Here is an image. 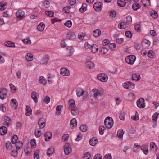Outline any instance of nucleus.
Here are the masks:
<instances>
[{
  "label": "nucleus",
  "mask_w": 159,
  "mask_h": 159,
  "mask_svg": "<svg viewBox=\"0 0 159 159\" xmlns=\"http://www.w3.org/2000/svg\"><path fill=\"white\" fill-rule=\"evenodd\" d=\"M69 105V109L71 111L72 114L74 116L78 115L79 111L76 107L75 101L73 99H70L68 102Z\"/></svg>",
  "instance_id": "f257e3e1"
},
{
  "label": "nucleus",
  "mask_w": 159,
  "mask_h": 159,
  "mask_svg": "<svg viewBox=\"0 0 159 159\" xmlns=\"http://www.w3.org/2000/svg\"><path fill=\"white\" fill-rule=\"evenodd\" d=\"M104 123L107 128L110 129L111 128L113 125V121L109 117H107L105 119Z\"/></svg>",
  "instance_id": "f03ea898"
},
{
  "label": "nucleus",
  "mask_w": 159,
  "mask_h": 159,
  "mask_svg": "<svg viewBox=\"0 0 159 159\" xmlns=\"http://www.w3.org/2000/svg\"><path fill=\"white\" fill-rule=\"evenodd\" d=\"M136 57L134 55H129L126 57L125 60L126 63L129 64H133L136 59Z\"/></svg>",
  "instance_id": "7ed1b4c3"
},
{
  "label": "nucleus",
  "mask_w": 159,
  "mask_h": 159,
  "mask_svg": "<svg viewBox=\"0 0 159 159\" xmlns=\"http://www.w3.org/2000/svg\"><path fill=\"white\" fill-rule=\"evenodd\" d=\"M16 144V151H14L16 153L15 154H13L12 153H11V155L13 156L14 157H16L17 156V151L22 146V142L20 141H18L15 143Z\"/></svg>",
  "instance_id": "20e7f679"
},
{
  "label": "nucleus",
  "mask_w": 159,
  "mask_h": 159,
  "mask_svg": "<svg viewBox=\"0 0 159 159\" xmlns=\"http://www.w3.org/2000/svg\"><path fill=\"white\" fill-rule=\"evenodd\" d=\"M102 3L100 2H96L94 3L93 7L95 11H99L101 10L102 8Z\"/></svg>",
  "instance_id": "39448f33"
},
{
  "label": "nucleus",
  "mask_w": 159,
  "mask_h": 159,
  "mask_svg": "<svg viewBox=\"0 0 159 159\" xmlns=\"http://www.w3.org/2000/svg\"><path fill=\"white\" fill-rule=\"evenodd\" d=\"M7 90L6 88H2L0 89V98L2 100L5 99L7 97Z\"/></svg>",
  "instance_id": "423d86ee"
},
{
  "label": "nucleus",
  "mask_w": 159,
  "mask_h": 159,
  "mask_svg": "<svg viewBox=\"0 0 159 159\" xmlns=\"http://www.w3.org/2000/svg\"><path fill=\"white\" fill-rule=\"evenodd\" d=\"M144 100L142 98L139 99L137 102V106L140 108H143L145 107L144 103Z\"/></svg>",
  "instance_id": "0eeeda50"
},
{
  "label": "nucleus",
  "mask_w": 159,
  "mask_h": 159,
  "mask_svg": "<svg viewBox=\"0 0 159 159\" xmlns=\"http://www.w3.org/2000/svg\"><path fill=\"white\" fill-rule=\"evenodd\" d=\"M98 80L102 82H106L107 80V77L106 75L104 74H99L98 76Z\"/></svg>",
  "instance_id": "6e6552de"
},
{
  "label": "nucleus",
  "mask_w": 159,
  "mask_h": 159,
  "mask_svg": "<svg viewBox=\"0 0 159 159\" xmlns=\"http://www.w3.org/2000/svg\"><path fill=\"white\" fill-rule=\"evenodd\" d=\"M61 74L63 76H68L70 75L69 70L65 68H62L61 69Z\"/></svg>",
  "instance_id": "1a4fd4ad"
},
{
  "label": "nucleus",
  "mask_w": 159,
  "mask_h": 159,
  "mask_svg": "<svg viewBox=\"0 0 159 159\" xmlns=\"http://www.w3.org/2000/svg\"><path fill=\"white\" fill-rule=\"evenodd\" d=\"M16 16L17 18L21 19L25 16L24 12L19 10L16 13Z\"/></svg>",
  "instance_id": "9d476101"
},
{
  "label": "nucleus",
  "mask_w": 159,
  "mask_h": 159,
  "mask_svg": "<svg viewBox=\"0 0 159 159\" xmlns=\"http://www.w3.org/2000/svg\"><path fill=\"white\" fill-rule=\"evenodd\" d=\"M45 120L43 118H41L38 122V124L41 128H43L45 126Z\"/></svg>",
  "instance_id": "9b49d317"
},
{
  "label": "nucleus",
  "mask_w": 159,
  "mask_h": 159,
  "mask_svg": "<svg viewBox=\"0 0 159 159\" xmlns=\"http://www.w3.org/2000/svg\"><path fill=\"white\" fill-rule=\"evenodd\" d=\"M76 93L77 97H79L84 94V91L82 88L79 87L77 89Z\"/></svg>",
  "instance_id": "f8f14e48"
},
{
  "label": "nucleus",
  "mask_w": 159,
  "mask_h": 159,
  "mask_svg": "<svg viewBox=\"0 0 159 159\" xmlns=\"http://www.w3.org/2000/svg\"><path fill=\"white\" fill-rule=\"evenodd\" d=\"M39 96V94L33 91L31 93V98L36 103L38 102L37 98Z\"/></svg>",
  "instance_id": "ddd939ff"
},
{
  "label": "nucleus",
  "mask_w": 159,
  "mask_h": 159,
  "mask_svg": "<svg viewBox=\"0 0 159 159\" xmlns=\"http://www.w3.org/2000/svg\"><path fill=\"white\" fill-rule=\"evenodd\" d=\"M7 132V128L4 126H2L0 128V134L1 135H5Z\"/></svg>",
  "instance_id": "4468645a"
},
{
  "label": "nucleus",
  "mask_w": 159,
  "mask_h": 159,
  "mask_svg": "<svg viewBox=\"0 0 159 159\" xmlns=\"http://www.w3.org/2000/svg\"><path fill=\"white\" fill-rule=\"evenodd\" d=\"M52 136V133L49 132H46L44 134L45 137V140L46 141H48L51 138Z\"/></svg>",
  "instance_id": "2eb2a0df"
},
{
  "label": "nucleus",
  "mask_w": 159,
  "mask_h": 159,
  "mask_svg": "<svg viewBox=\"0 0 159 159\" xmlns=\"http://www.w3.org/2000/svg\"><path fill=\"white\" fill-rule=\"evenodd\" d=\"M65 148L64 151L66 155H68L71 152L72 150L70 147L66 146V145L64 147Z\"/></svg>",
  "instance_id": "dca6fc26"
},
{
  "label": "nucleus",
  "mask_w": 159,
  "mask_h": 159,
  "mask_svg": "<svg viewBox=\"0 0 159 159\" xmlns=\"http://www.w3.org/2000/svg\"><path fill=\"white\" fill-rule=\"evenodd\" d=\"M92 91L94 93V97L97 98L98 96H100L102 95V94L96 89H94Z\"/></svg>",
  "instance_id": "f3484780"
},
{
  "label": "nucleus",
  "mask_w": 159,
  "mask_h": 159,
  "mask_svg": "<svg viewBox=\"0 0 159 159\" xmlns=\"http://www.w3.org/2000/svg\"><path fill=\"white\" fill-rule=\"evenodd\" d=\"M101 34V31L99 29L95 30L93 32V35L95 37H98Z\"/></svg>",
  "instance_id": "a211bd4d"
},
{
  "label": "nucleus",
  "mask_w": 159,
  "mask_h": 159,
  "mask_svg": "<svg viewBox=\"0 0 159 159\" xmlns=\"http://www.w3.org/2000/svg\"><path fill=\"white\" fill-rule=\"evenodd\" d=\"M91 51L93 53H97L98 50V46L96 44H93L91 47Z\"/></svg>",
  "instance_id": "6ab92c4d"
},
{
  "label": "nucleus",
  "mask_w": 159,
  "mask_h": 159,
  "mask_svg": "<svg viewBox=\"0 0 159 159\" xmlns=\"http://www.w3.org/2000/svg\"><path fill=\"white\" fill-rule=\"evenodd\" d=\"M74 52V48L70 47L67 49V53L68 55H72Z\"/></svg>",
  "instance_id": "aec40b11"
},
{
  "label": "nucleus",
  "mask_w": 159,
  "mask_h": 159,
  "mask_svg": "<svg viewBox=\"0 0 159 159\" xmlns=\"http://www.w3.org/2000/svg\"><path fill=\"white\" fill-rule=\"evenodd\" d=\"M140 7L141 6L137 2L134 3L132 6V8L134 11H137Z\"/></svg>",
  "instance_id": "412c9836"
},
{
  "label": "nucleus",
  "mask_w": 159,
  "mask_h": 159,
  "mask_svg": "<svg viewBox=\"0 0 159 159\" xmlns=\"http://www.w3.org/2000/svg\"><path fill=\"white\" fill-rule=\"evenodd\" d=\"M45 25L43 23H40L39 25L37 26V29L38 30L40 31H42L44 29V28L45 27Z\"/></svg>",
  "instance_id": "4be33fe9"
},
{
  "label": "nucleus",
  "mask_w": 159,
  "mask_h": 159,
  "mask_svg": "<svg viewBox=\"0 0 159 159\" xmlns=\"http://www.w3.org/2000/svg\"><path fill=\"white\" fill-rule=\"evenodd\" d=\"M98 142L97 139L94 138L91 139L89 141L90 144L92 146H94Z\"/></svg>",
  "instance_id": "5701e85b"
},
{
  "label": "nucleus",
  "mask_w": 159,
  "mask_h": 159,
  "mask_svg": "<svg viewBox=\"0 0 159 159\" xmlns=\"http://www.w3.org/2000/svg\"><path fill=\"white\" fill-rule=\"evenodd\" d=\"M75 37V34L72 32H69L67 34V38L69 39H73Z\"/></svg>",
  "instance_id": "b1692460"
},
{
  "label": "nucleus",
  "mask_w": 159,
  "mask_h": 159,
  "mask_svg": "<svg viewBox=\"0 0 159 159\" xmlns=\"http://www.w3.org/2000/svg\"><path fill=\"white\" fill-rule=\"evenodd\" d=\"M118 27L120 29H125L127 27V24L124 22H122L119 24Z\"/></svg>",
  "instance_id": "393cba45"
},
{
  "label": "nucleus",
  "mask_w": 159,
  "mask_h": 159,
  "mask_svg": "<svg viewBox=\"0 0 159 159\" xmlns=\"http://www.w3.org/2000/svg\"><path fill=\"white\" fill-rule=\"evenodd\" d=\"M11 106H14V105L15 106V108L17 109V108L18 103L17 100L16 99H12L11 101Z\"/></svg>",
  "instance_id": "a878e982"
},
{
  "label": "nucleus",
  "mask_w": 159,
  "mask_h": 159,
  "mask_svg": "<svg viewBox=\"0 0 159 159\" xmlns=\"http://www.w3.org/2000/svg\"><path fill=\"white\" fill-rule=\"evenodd\" d=\"M26 112L25 115L27 116H29L32 114V110L30 107L29 106H26Z\"/></svg>",
  "instance_id": "bb28decb"
},
{
  "label": "nucleus",
  "mask_w": 159,
  "mask_h": 159,
  "mask_svg": "<svg viewBox=\"0 0 159 159\" xmlns=\"http://www.w3.org/2000/svg\"><path fill=\"white\" fill-rule=\"evenodd\" d=\"M140 79V75L138 74H134L132 75V79L133 80L138 81Z\"/></svg>",
  "instance_id": "cd10ccee"
},
{
  "label": "nucleus",
  "mask_w": 159,
  "mask_h": 159,
  "mask_svg": "<svg viewBox=\"0 0 159 159\" xmlns=\"http://www.w3.org/2000/svg\"><path fill=\"white\" fill-rule=\"evenodd\" d=\"M26 58L28 61H31L33 60V56L30 53H28L26 56Z\"/></svg>",
  "instance_id": "c85d7f7f"
},
{
  "label": "nucleus",
  "mask_w": 159,
  "mask_h": 159,
  "mask_svg": "<svg viewBox=\"0 0 159 159\" xmlns=\"http://www.w3.org/2000/svg\"><path fill=\"white\" fill-rule=\"evenodd\" d=\"M4 44L8 47H15L14 43L9 41L5 42Z\"/></svg>",
  "instance_id": "c756f323"
},
{
  "label": "nucleus",
  "mask_w": 159,
  "mask_h": 159,
  "mask_svg": "<svg viewBox=\"0 0 159 159\" xmlns=\"http://www.w3.org/2000/svg\"><path fill=\"white\" fill-rule=\"evenodd\" d=\"M54 151V149L53 148H50L48 149L47 152V154L48 156H51Z\"/></svg>",
  "instance_id": "7c9ffc66"
},
{
  "label": "nucleus",
  "mask_w": 159,
  "mask_h": 159,
  "mask_svg": "<svg viewBox=\"0 0 159 159\" xmlns=\"http://www.w3.org/2000/svg\"><path fill=\"white\" fill-rule=\"evenodd\" d=\"M124 133L122 129H120L117 131V135L119 138H121L123 136Z\"/></svg>",
  "instance_id": "2f4dec72"
},
{
  "label": "nucleus",
  "mask_w": 159,
  "mask_h": 159,
  "mask_svg": "<svg viewBox=\"0 0 159 159\" xmlns=\"http://www.w3.org/2000/svg\"><path fill=\"white\" fill-rule=\"evenodd\" d=\"M39 150H36L34 153V159H39Z\"/></svg>",
  "instance_id": "473e14b6"
},
{
  "label": "nucleus",
  "mask_w": 159,
  "mask_h": 159,
  "mask_svg": "<svg viewBox=\"0 0 159 159\" xmlns=\"http://www.w3.org/2000/svg\"><path fill=\"white\" fill-rule=\"evenodd\" d=\"M151 16L154 19H156L157 18L158 14L157 12L154 11H152L150 14Z\"/></svg>",
  "instance_id": "72a5a7b5"
},
{
  "label": "nucleus",
  "mask_w": 159,
  "mask_h": 159,
  "mask_svg": "<svg viewBox=\"0 0 159 159\" xmlns=\"http://www.w3.org/2000/svg\"><path fill=\"white\" fill-rule=\"evenodd\" d=\"M117 4L119 6L123 7L125 5L126 2L125 1H123L121 0H119L117 1Z\"/></svg>",
  "instance_id": "f704fd0d"
},
{
  "label": "nucleus",
  "mask_w": 159,
  "mask_h": 159,
  "mask_svg": "<svg viewBox=\"0 0 159 159\" xmlns=\"http://www.w3.org/2000/svg\"><path fill=\"white\" fill-rule=\"evenodd\" d=\"M86 65L87 67L89 69L93 68L95 66L94 63L91 62H87Z\"/></svg>",
  "instance_id": "c9c22d12"
},
{
  "label": "nucleus",
  "mask_w": 159,
  "mask_h": 159,
  "mask_svg": "<svg viewBox=\"0 0 159 159\" xmlns=\"http://www.w3.org/2000/svg\"><path fill=\"white\" fill-rule=\"evenodd\" d=\"M39 80L40 83L43 84H45L46 83L47 80L43 76H41L40 77Z\"/></svg>",
  "instance_id": "e433bc0d"
},
{
  "label": "nucleus",
  "mask_w": 159,
  "mask_h": 159,
  "mask_svg": "<svg viewBox=\"0 0 159 159\" xmlns=\"http://www.w3.org/2000/svg\"><path fill=\"white\" fill-rule=\"evenodd\" d=\"M62 106H58L56 108V113L57 115H59L61 112V109Z\"/></svg>",
  "instance_id": "4c0bfd02"
},
{
  "label": "nucleus",
  "mask_w": 159,
  "mask_h": 159,
  "mask_svg": "<svg viewBox=\"0 0 159 159\" xmlns=\"http://www.w3.org/2000/svg\"><path fill=\"white\" fill-rule=\"evenodd\" d=\"M143 43L147 47H149L150 45V42L146 39L143 40Z\"/></svg>",
  "instance_id": "58836bf2"
},
{
  "label": "nucleus",
  "mask_w": 159,
  "mask_h": 159,
  "mask_svg": "<svg viewBox=\"0 0 159 159\" xmlns=\"http://www.w3.org/2000/svg\"><path fill=\"white\" fill-rule=\"evenodd\" d=\"M109 48L112 50H114L116 48V45L114 43H110L108 45Z\"/></svg>",
  "instance_id": "ea45409f"
},
{
  "label": "nucleus",
  "mask_w": 159,
  "mask_h": 159,
  "mask_svg": "<svg viewBox=\"0 0 159 159\" xmlns=\"http://www.w3.org/2000/svg\"><path fill=\"white\" fill-rule=\"evenodd\" d=\"M87 5L86 4H83L82 7L80 9V11L82 12H83L84 11H86L87 10Z\"/></svg>",
  "instance_id": "a19ab883"
},
{
  "label": "nucleus",
  "mask_w": 159,
  "mask_h": 159,
  "mask_svg": "<svg viewBox=\"0 0 159 159\" xmlns=\"http://www.w3.org/2000/svg\"><path fill=\"white\" fill-rule=\"evenodd\" d=\"M70 124L71 125H72L73 127L77 125V121L75 118H73L70 122Z\"/></svg>",
  "instance_id": "79ce46f5"
},
{
  "label": "nucleus",
  "mask_w": 159,
  "mask_h": 159,
  "mask_svg": "<svg viewBox=\"0 0 159 159\" xmlns=\"http://www.w3.org/2000/svg\"><path fill=\"white\" fill-rule=\"evenodd\" d=\"M140 147L139 145L137 143H135L134 145L133 151L134 152H135L137 151L138 149H139Z\"/></svg>",
  "instance_id": "37998d69"
},
{
  "label": "nucleus",
  "mask_w": 159,
  "mask_h": 159,
  "mask_svg": "<svg viewBox=\"0 0 159 159\" xmlns=\"http://www.w3.org/2000/svg\"><path fill=\"white\" fill-rule=\"evenodd\" d=\"M108 49L105 47L102 48L100 50L101 53L102 54H105L107 52Z\"/></svg>",
  "instance_id": "c03bdc74"
},
{
  "label": "nucleus",
  "mask_w": 159,
  "mask_h": 159,
  "mask_svg": "<svg viewBox=\"0 0 159 159\" xmlns=\"http://www.w3.org/2000/svg\"><path fill=\"white\" fill-rule=\"evenodd\" d=\"M10 120V118L7 116H6L5 117L4 121L7 126H8L9 125Z\"/></svg>",
  "instance_id": "a18cd8bd"
},
{
  "label": "nucleus",
  "mask_w": 159,
  "mask_h": 159,
  "mask_svg": "<svg viewBox=\"0 0 159 159\" xmlns=\"http://www.w3.org/2000/svg\"><path fill=\"white\" fill-rule=\"evenodd\" d=\"M6 5V3L4 2H1L0 3V6L1 7L0 10H3L6 9L5 7V6Z\"/></svg>",
  "instance_id": "49530a36"
},
{
  "label": "nucleus",
  "mask_w": 159,
  "mask_h": 159,
  "mask_svg": "<svg viewBox=\"0 0 159 159\" xmlns=\"http://www.w3.org/2000/svg\"><path fill=\"white\" fill-rule=\"evenodd\" d=\"M131 119L134 121H136L138 120L139 119L138 113L136 112L135 116H132Z\"/></svg>",
  "instance_id": "de8ad7c7"
},
{
  "label": "nucleus",
  "mask_w": 159,
  "mask_h": 159,
  "mask_svg": "<svg viewBox=\"0 0 159 159\" xmlns=\"http://www.w3.org/2000/svg\"><path fill=\"white\" fill-rule=\"evenodd\" d=\"M80 129L82 131L85 132L87 130V127L85 125H80Z\"/></svg>",
  "instance_id": "09e8293b"
},
{
  "label": "nucleus",
  "mask_w": 159,
  "mask_h": 159,
  "mask_svg": "<svg viewBox=\"0 0 159 159\" xmlns=\"http://www.w3.org/2000/svg\"><path fill=\"white\" fill-rule=\"evenodd\" d=\"M106 129L105 127L104 126H101L99 129V133L100 134L103 135L104 134V131Z\"/></svg>",
  "instance_id": "8fccbe9b"
},
{
  "label": "nucleus",
  "mask_w": 159,
  "mask_h": 159,
  "mask_svg": "<svg viewBox=\"0 0 159 159\" xmlns=\"http://www.w3.org/2000/svg\"><path fill=\"white\" fill-rule=\"evenodd\" d=\"M45 14L50 17H53L54 16V13L51 11H46Z\"/></svg>",
  "instance_id": "3c124183"
},
{
  "label": "nucleus",
  "mask_w": 159,
  "mask_h": 159,
  "mask_svg": "<svg viewBox=\"0 0 159 159\" xmlns=\"http://www.w3.org/2000/svg\"><path fill=\"white\" fill-rule=\"evenodd\" d=\"M91 157L90 156V154L89 152L86 153L84 155V159H90Z\"/></svg>",
  "instance_id": "603ef678"
},
{
  "label": "nucleus",
  "mask_w": 159,
  "mask_h": 159,
  "mask_svg": "<svg viewBox=\"0 0 159 159\" xmlns=\"http://www.w3.org/2000/svg\"><path fill=\"white\" fill-rule=\"evenodd\" d=\"M18 139V136L16 135H14L13 137L12 138V143L13 144H15L17 140Z\"/></svg>",
  "instance_id": "864d4df0"
},
{
  "label": "nucleus",
  "mask_w": 159,
  "mask_h": 159,
  "mask_svg": "<svg viewBox=\"0 0 159 159\" xmlns=\"http://www.w3.org/2000/svg\"><path fill=\"white\" fill-rule=\"evenodd\" d=\"M9 86L12 92L14 93L16 92V89L14 85H13L12 83H10L9 84Z\"/></svg>",
  "instance_id": "5fc2aeb1"
},
{
  "label": "nucleus",
  "mask_w": 159,
  "mask_h": 159,
  "mask_svg": "<svg viewBox=\"0 0 159 159\" xmlns=\"http://www.w3.org/2000/svg\"><path fill=\"white\" fill-rule=\"evenodd\" d=\"M129 82L125 83L123 84V86L125 88L131 89V87H129Z\"/></svg>",
  "instance_id": "6e6d98bb"
},
{
  "label": "nucleus",
  "mask_w": 159,
  "mask_h": 159,
  "mask_svg": "<svg viewBox=\"0 0 159 159\" xmlns=\"http://www.w3.org/2000/svg\"><path fill=\"white\" fill-rule=\"evenodd\" d=\"M126 24H128L131 23L132 21V18L131 17L129 16L126 17Z\"/></svg>",
  "instance_id": "4d7b16f0"
},
{
  "label": "nucleus",
  "mask_w": 159,
  "mask_h": 159,
  "mask_svg": "<svg viewBox=\"0 0 159 159\" xmlns=\"http://www.w3.org/2000/svg\"><path fill=\"white\" fill-rule=\"evenodd\" d=\"M49 60V58L47 56L44 57L42 60L43 62L44 63H48Z\"/></svg>",
  "instance_id": "13d9d810"
},
{
  "label": "nucleus",
  "mask_w": 159,
  "mask_h": 159,
  "mask_svg": "<svg viewBox=\"0 0 159 159\" xmlns=\"http://www.w3.org/2000/svg\"><path fill=\"white\" fill-rule=\"evenodd\" d=\"M124 41V39L123 38H117L116 39V42L118 44H122Z\"/></svg>",
  "instance_id": "bf43d9fd"
},
{
  "label": "nucleus",
  "mask_w": 159,
  "mask_h": 159,
  "mask_svg": "<svg viewBox=\"0 0 159 159\" xmlns=\"http://www.w3.org/2000/svg\"><path fill=\"white\" fill-rule=\"evenodd\" d=\"M64 25L67 27H70L72 26V22L70 20H69L65 23Z\"/></svg>",
  "instance_id": "052dcab7"
},
{
  "label": "nucleus",
  "mask_w": 159,
  "mask_h": 159,
  "mask_svg": "<svg viewBox=\"0 0 159 159\" xmlns=\"http://www.w3.org/2000/svg\"><path fill=\"white\" fill-rule=\"evenodd\" d=\"M154 52L152 50H150L148 52V56L150 58H152L153 57Z\"/></svg>",
  "instance_id": "680f3d73"
},
{
  "label": "nucleus",
  "mask_w": 159,
  "mask_h": 159,
  "mask_svg": "<svg viewBox=\"0 0 159 159\" xmlns=\"http://www.w3.org/2000/svg\"><path fill=\"white\" fill-rule=\"evenodd\" d=\"M125 34L126 36L128 38H130L132 37V34L130 31H126L125 33Z\"/></svg>",
  "instance_id": "e2e57ef3"
},
{
  "label": "nucleus",
  "mask_w": 159,
  "mask_h": 159,
  "mask_svg": "<svg viewBox=\"0 0 159 159\" xmlns=\"http://www.w3.org/2000/svg\"><path fill=\"white\" fill-rule=\"evenodd\" d=\"M158 113H156L153 114L152 117V119L155 121H156L157 120L158 116L159 115Z\"/></svg>",
  "instance_id": "0e129e2a"
},
{
  "label": "nucleus",
  "mask_w": 159,
  "mask_h": 159,
  "mask_svg": "<svg viewBox=\"0 0 159 159\" xmlns=\"http://www.w3.org/2000/svg\"><path fill=\"white\" fill-rule=\"evenodd\" d=\"M50 98L48 96H46L44 99V102L46 104H48L49 103Z\"/></svg>",
  "instance_id": "69168bd1"
},
{
  "label": "nucleus",
  "mask_w": 159,
  "mask_h": 159,
  "mask_svg": "<svg viewBox=\"0 0 159 159\" xmlns=\"http://www.w3.org/2000/svg\"><path fill=\"white\" fill-rule=\"evenodd\" d=\"M35 140L34 139H32L30 141V143L32 147H35L36 146Z\"/></svg>",
  "instance_id": "338daca9"
},
{
  "label": "nucleus",
  "mask_w": 159,
  "mask_h": 159,
  "mask_svg": "<svg viewBox=\"0 0 159 159\" xmlns=\"http://www.w3.org/2000/svg\"><path fill=\"white\" fill-rule=\"evenodd\" d=\"M85 35V34L84 33H80L78 35V38L79 39L82 40Z\"/></svg>",
  "instance_id": "774afa93"
}]
</instances>
